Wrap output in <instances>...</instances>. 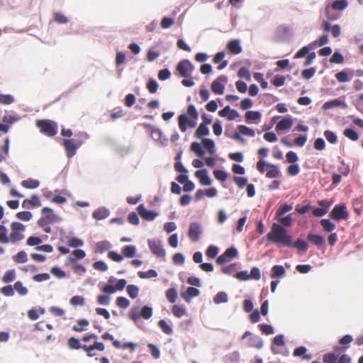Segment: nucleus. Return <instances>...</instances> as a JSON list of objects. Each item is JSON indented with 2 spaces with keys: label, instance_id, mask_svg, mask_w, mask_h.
I'll use <instances>...</instances> for the list:
<instances>
[{
  "label": "nucleus",
  "instance_id": "obj_43",
  "mask_svg": "<svg viewBox=\"0 0 363 363\" xmlns=\"http://www.w3.org/2000/svg\"><path fill=\"white\" fill-rule=\"evenodd\" d=\"M7 228L1 225H0V242L1 244H7L9 242V236H7Z\"/></svg>",
  "mask_w": 363,
  "mask_h": 363
},
{
  "label": "nucleus",
  "instance_id": "obj_38",
  "mask_svg": "<svg viewBox=\"0 0 363 363\" xmlns=\"http://www.w3.org/2000/svg\"><path fill=\"white\" fill-rule=\"evenodd\" d=\"M13 289L16 290L20 296H26L28 290L21 281H16L13 285Z\"/></svg>",
  "mask_w": 363,
  "mask_h": 363
},
{
  "label": "nucleus",
  "instance_id": "obj_14",
  "mask_svg": "<svg viewBox=\"0 0 363 363\" xmlns=\"http://www.w3.org/2000/svg\"><path fill=\"white\" fill-rule=\"evenodd\" d=\"M321 28L325 32H328L330 30L332 33V35L334 38L339 37L341 33V28L339 25L337 24V25H334V26H331L330 23L326 21H323V23L321 24Z\"/></svg>",
  "mask_w": 363,
  "mask_h": 363
},
{
  "label": "nucleus",
  "instance_id": "obj_2",
  "mask_svg": "<svg viewBox=\"0 0 363 363\" xmlns=\"http://www.w3.org/2000/svg\"><path fill=\"white\" fill-rule=\"evenodd\" d=\"M199 113L194 105L187 108V113L179 116V128L182 133H185L187 128H195L197 124Z\"/></svg>",
  "mask_w": 363,
  "mask_h": 363
},
{
  "label": "nucleus",
  "instance_id": "obj_54",
  "mask_svg": "<svg viewBox=\"0 0 363 363\" xmlns=\"http://www.w3.org/2000/svg\"><path fill=\"white\" fill-rule=\"evenodd\" d=\"M326 140L331 144H335L337 142L336 134L330 130H325L323 133Z\"/></svg>",
  "mask_w": 363,
  "mask_h": 363
},
{
  "label": "nucleus",
  "instance_id": "obj_59",
  "mask_svg": "<svg viewBox=\"0 0 363 363\" xmlns=\"http://www.w3.org/2000/svg\"><path fill=\"white\" fill-rule=\"evenodd\" d=\"M213 174L216 179L220 182H225L228 178V174L223 170H214Z\"/></svg>",
  "mask_w": 363,
  "mask_h": 363
},
{
  "label": "nucleus",
  "instance_id": "obj_32",
  "mask_svg": "<svg viewBox=\"0 0 363 363\" xmlns=\"http://www.w3.org/2000/svg\"><path fill=\"white\" fill-rule=\"evenodd\" d=\"M225 57V54L224 52H218L214 58H213V62L215 63H219L220 62H222V63L220 65V66L218 67V69H223L224 67H225L228 65V62L226 60H223V58Z\"/></svg>",
  "mask_w": 363,
  "mask_h": 363
},
{
  "label": "nucleus",
  "instance_id": "obj_33",
  "mask_svg": "<svg viewBox=\"0 0 363 363\" xmlns=\"http://www.w3.org/2000/svg\"><path fill=\"white\" fill-rule=\"evenodd\" d=\"M22 186L26 189H36L40 185V182L36 179H28L23 180L21 183Z\"/></svg>",
  "mask_w": 363,
  "mask_h": 363
},
{
  "label": "nucleus",
  "instance_id": "obj_20",
  "mask_svg": "<svg viewBox=\"0 0 363 363\" xmlns=\"http://www.w3.org/2000/svg\"><path fill=\"white\" fill-rule=\"evenodd\" d=\"M261 118V113L256 111H248L245 113V121L247 123L255 121L257 123Z\"/></svg>",
  "mask_w": 363,
  "mask_h": 363
},
{
  "label": "nucleus",
  "instance_id": "obj_29",
  "mask_svg": "<svg viewBox=\"0 0 363 363\" xmlns=\"http://www.w3.org/2000/svg\"><path fill=\"white\" fill-rule=\"evenodd\" d=\"M9 138H6L4 141V144L0 145L1 162L6 159V157L9 155Z\"/></svg>",
  "mask_w": 363,
  "mask_h": 363
},
{
  "label": "nucleus",
  "instance_id": "obj_46",
  "mask_svg": "<svg viewBox=\"0 0 363 363\" xmlns=\"http://www.w3.org/2000/svg\"><path fill=\"white\" fill-rule=\"evenodd\" d=\"M292 208H293L292 205H289L287 203L283 204V205L280 206L279 208L277 209V211L276 212V216H277V217L282 216L286 213L291 211Z\"/></svg>",
  "mask_w": 363,
  "mask_h": 363
},
{
  "label": "nucleus",
  "instance_id": "obj_39",
  "mask_svg": "<svg viewBox=\"0 0 363 363\" xmlns=\"http://www.w3.org/2000/svg\"><path fill=\"white\" fill-rule=\"evenodd\" d=\"M160 329L167 335H172L173 330L172 327L164 320H160L158 323Z\"/></svg>",
  "mask_w": 363,
  "mask_h": 363
},
{
  "label": "nucleus",
  "instance_id": "obj_47",
  "mask_svg": "<svg viewBox=\"0 0 363 363\" xmlns=\"http://www.w3.org/2000/svg\"><path fill=\"white\" fill-rule=\"evenodd\" d=\"M138 276L141 279H150L157 277V272L154 269H149L146 272H139Z\"/></svg>",
  "mask_w": 363,
  "mask_h": 363
},
{
  "label": "nucleus",
  "instance_id": "obj_44",
  "mask_svg": "<svg viewBox=\"0 0 363 363\" xmlns=\"http://www.w3.org/2000/svg\"><path fill=\"white\" fill-rule=\"evenodd\" d=\"M320 225L327 232H332L335 228V225L328 219H322Z\"/></svg>",
  "mask_w": 363,
  "mask_h": 363
},
{
  "label": "nucleus",
  "instance_id": "obj_8",
  "mask_svg": "<svg viewBox=\"0 0 363 363\" xmlns=\"http://www.w3.org/2000/svg\"><path fill=\"white\" fill-rule=\"evenodd\" d=\"M238 132H235L233 135V139L239 141L241 143H245L246 140L242 137V135L255 137V130L246 125H240L238 126Z\"/></svg>",
  "mask_w": 363,
  "mask_h": 363
},
{
  "label": "nucleus",
  "instance_id": "obj_11",
  "mask_svg": "<svg viewBox=\"0 0 363 363\" xmlns=\"http://www.w3.org/2000/svg\"><path fill=\"white\" fill-rule=\"evenodd\" d=\"M148 245L152 254L159 257H164L165 251L162 247V242L160 240H149Z\"/></svg>",
  "mask_w": 363,
  "mask_h": 363
},
{
  "label": "nucleus",
  "instance_id": "obj_57",
  "mask_svg": "<svg viewBox=\"0 0 363 363\" xmlns=\"http://www.w3.org/2000/svg\"><path fill=\"white\" fill-rule=\"evenodd\" d=\"M69 303L73 306H83L84 305L85 300L81 296H74L70 299Z\"/></svg>",
  "mask_w": 363,
  "mask_h": 363
},
{
  "label": "nucleus",
  "instance_id": "obj_4",
  "mask_svg": "<svg viewBox=\"0 0 363 363\" xmlns=\"http://www.w3.org/2000/svg\"><path fill=\"white\" fill-rule=\"evenodd\" d=\"M36 125L40 132L48 137H53L57 133L58 125L55 121L48 119L38 120Z\"/></svg>",
  "mask_w": 363,
  "mask_h": 363
},
{
  "label": "nucleus",
  "instance_id": "obj_45",
  "mask_svg": "<svg viewBox=\"0 0 363 363\" xmlns=\"http://www.w3.org/2000/svg\"><path fill=\"white\" fill-rule=\"evenodd\" d=\"M294 247L298 249V250H303V251H306L308 247V243L301 239V238H298L294 243H292V245Z\"/></svg>",
  "mask_w": 363,
  "mask_h": 363
},
{
  "label": "nucleus",
  "instance_id": "obj_60",
  "mask_svg": "<svg viewBox=\"0 0 363 363\" xmlns=\"http://www.w3.org/2000/svg\"><path fill=\"white\" fill-rule=\"evenodd\" d=\"M140 313L142 318L147 320L152 315V308L150 306H145L143 307Z\"/></svg>",
  "mask_w": 363,
  "mask_h": 363
},
{
  "label": "nucleus",
  "instance_id": "obj_23",
  "mask_svg": "<svg viewBox=\"0 0 363 363\" xmlns=\"http://www.w3.org/2000/svg\"><path fill=\"white\" fill-rule=\"evenodd\" d=\"M347 0H335L331 4H328L332 9L337 11H342L348 6Z\"/></svg>",
  "mask_w": 363,
  "mask_h": 363
},
{
  "label": "nucleus",
  "instance_id": "obj_26",
  "mask_svg": "<svg viewBox=\"0 0 363 363\" xmlns=\"http://www.w3.org/2000/svg\"><path fill=\"white\" fill-rule=\"evenodd\" d=\"M109 215V211L105 208H99L93 213V217L97 220H102L107 218Z\"/></svg>",
  "mask_w": 363,
  "mask_h": 363
},
{
  "label": "nucleus",
  "instance_id": "obj_62",
  "mask_svg": "<svg viewBox=\"0 0 363 363\" xmlns=\"http://www.w3.org/2000/svg\"><path fill=\"white\" fill-rule=\"evenodd\" d=\"M218 252V248L216 246L211 245L208 247L206 255L209 258H215Z\"/></svg>",
  "mask_w": 363,
  "mask_h": 363
},
{
  "label": "nucleus",
  "instance_id": "obj_19",
  "mask_svg": "<svg viewBox=\"0 0 363 363\" xmlns=\"http://www.w3.org/2000/svg\"><path fill=\"white\" fill-rule=\"evenodd\" d=\"M227 48L234 55L240 54L242 50L239 40H232L229 41L227 45Z\"/></svg>",
  "mask_w": 363,
  "mask_h": 363
},
{
  "label": "nucleus",
  "instance_id": "obj_16",
  "mask_svg": "<svg viewBox=\"0 0 363 363\" xmlns=\"http://www.w3.org/2000/svg\"><path fill=\"white\" fill-rule=\"evenodd\" d=\"M220 117H226L228 120L233 121L239 117L238 112L235 109H231L229 106H225L218 112Z\"/></svg>",
  "mask_w": 363,
  "mask_h": 363
},
{
  "label": "nucleus",
  "instance_id": "obj_9",
  "mask_svg": "<svg viewBox=\"0 0 363 363\" xmlns=\"http://www.w3.org/2000/svg\"><path fill=\"white\" fill-rule=\"evenodd\" d=\"M330 217L336 220H346L348 216V212L344 204L336 205L330 214Z\"/></svg>",
  "mask_w": 363,
  "mask_h": 363
},
{
  "label": "nucleus",
  "instance_id": "obj_6",
  "mask_svg": "<svg viewBox=\"0 0 363 363\" xmlns=\"http://www.w3.org/2000/svg\"><path fill=\"white\" fill-rule=\"evenodd\" d=\"M11 233L9 235V242L16 243L24 238L23 232L26 226L18 222H13L11 225Z\"/></svg>",
  "mask_w": 363,
  "mask_h": 363
},
{
  "label": "nucleus",
  "instance_id": "obj_48",
  "mask_svg": "<svg viewBox=\"0 0 363 363\" xmlns=\"http://www.w3.org/2000/svg\"><path fill=\"white\" fill-rule=\"evenodd\" d=\"M16 279V272L14 269H10L6 272L4 274L2 281L4 283H9L14 281Z\"/></svg>",
  "mask_w": 363,
  "mask_h": 363
},
{
  "label": "nucleus",
  "instance_id": "obj_3",
  "mask_svg": "<svg viewBox=\"0 0 363 363\" xmlns=\"http://www.w3.org/2000/svg\"><path fill=\"white\" fill-rule=\"evenodd\" d=\"M85 138V135L79 134L76 135L74 138L63 140L62 145L68 157H72L76 154L77 150L83 144Z\"/></svg>",
  "mask_w": 363,
  "mask_h": 363
},
{
  "label": "nucleus",
  "instance_id": "obj_30",
  "mask_svg": "<svg viewBox=\"0 0 363 363\" xmlns=\"http://www.w3.org/2000/svg\"><path fill=\"white\" fill-rule=\"evenodd\" d=\"M285 274V269L283 266L281 265H274L272 268L271 277L274 279L277 277H280Z\"/></svg>",
  "mask_w": 363,
  "mask_h": 363
},
{
  "label": "nucleus",
  "instance_id": "obj_40",
  "mask_svg": "<svg viewBox=\"0 0 363 363\" xmlns=\"http://www.w3.org/2000/svg\"><path fill=\"white\" fill-rule=\"evenodd\" d=\"M67 344L69 347L72 350L82 349V347L84 345L80 343L78 339L73 337L68 339Z\"/></svg>",
  "mask_w": 363,
  "mask_h": 363
},
{
  "label": "nucleus",
  "instance_id": "obj_13",
  "mask_svg": "<svg viewBox=\"0 0 363 363\" xmlns=\"http://www.w3.org/2000/svg\"><path fill=\"white\" fill-rule=\"evenodd\" d=\"M201 233V226L199 223H192L190 224L188 235L191 241L197 242Z\"/></svg>",
  "mask_w": 363,
  "mask_h": 363
},
{
  "label": "nucleus",
  "instance_id": "obj_18",
  "mask_svg": "<svg viewBox=\"0 0 363 363\" xmlns=\"http://www.w3.org/2000/svg\"><path fill=\"white\" fill-rule=\"evenodd\" d=\"M196 177L199 179L200 183L202 185H210L211 180L208 175L206 169H200L196 172Z\"/></svg>",
  "mask_w": 363,
  "mask_h": 363
},
{
  "label": "nucleus",
  "instance_id": "obj_56",
  "mask_svg": "<svg viewBox=\"0 0 363 363\" xmlns=\"http://www.w3.org/2000/svg\"><path fill=\"white\" fill-rule=\"evenodd\" d=\"M129 317L133 320H134L135 322H136L137 320H138L140 318H141V313L139 311V308L138 307H133L130 311H129Z\"/></svg>",
  "mask_w": 363,
  "mask_h": 363
},
{
  "label": "nucleus",
  "instance_id": "obj_53",
  "mask_svg": "<svg viewBox=\"0 0 363 363\" xmlns=\"http://www.w3.org/2000/svg\"><path fill=\"white\" fill-rule=\"evenodd\" d=\"M14 102V98L11 94H0V104L9 105Z\"/></svg>",
  "mask_w": 363,
  "mask_h": 363
},
{
  "label": "nucleus",
  "instance_id": "obj_36",
  "mask_svg": "<svg viewBox=\"0 0 363 363\" xmlns=\"http://www.w3.org/2000/svg\"><path fill=\"white\" fill-rule=\"evenodd\" d=\"M126 291L131 298H135L138 296L139 288L135 285L129 284L126 287Z\"/></svg>",
  "mask_w": 363,
  "mask_h": 363
},
{
  "label": "nucleus",
  "instance_id": "obj_31",
  "mask_svg": "<svg viewBox=\"0 0 363 363\" xmlns=\"http://www.w3.org/2000/svg\"><path fill=\"white\" fill-rule=\"evenodd\" d=\"M136 252V248L133 245H125L122 249L123 256L126 257H133Z\"/></svg>",
  "mask_w": 363,
  "mask_h": 363
},
{
  "label": "nucleus",
  "instance_id": "obj_55",
  "mask_svg": "<svg viewBox=\"0 0 363 363\" xmlns=\"http://www.w3.org/2000/svg\"><path fill=\"white\" fill-rule=\"evenodd\" d=\"M203 147L208 150L211 154L215 152V144L211 139H203L202 141Z\"/></svg>",
  "mask_w": 363,
  "mask_h": 363
},
{
  "label": "nucleus",
  "instance_id": "obj_51",
  "mask_svg": "<svg viewBox=\"0 0 363 363\" xmlns=\"http://www.w3.org/2000/svg\"><path fill=\"white\" fill-rule=\"evenodd\" d=\"M166 297L167 300L173 303L176 301L177 298V292L174 288H170L166 291Z\"/></svg>",
  "mask_w": 363,
  "mask_h": 363
},
{
  "label": "nucleus",
  "instance_id": "obj_35",
  "mask_svg": "<svg viewBox=\"0 0 363 363\" xmlns=\"http://www.w3.org/2000/svg\"><path fill=\"white\" fill-rule=\"evenodd\" d=\"M335 78L339 82L344 83L350 81L352 77L350 76L346 71L343 70L337 72L335 74Z\"/></svg>",
  "mask_w": 363,
  "mask_h": 363
},
{
  "label": "nucleus",
  "instance_id": "obj_61",
  "mask_svg": "<svg viewBox=\"0 0 363 363\" xmlns=\"http://www.w3.org/2000/svg\"><path fill=\"white\" fill-rule=\"evenodd\" d=\"M111 301V297L108 295H99L97 296V303L103 306H108Z\"/></svg>",
  "mask_w": 363,
  "mask_h": 363
},
{
  "label": "nucleus",
  "instance_id": "obj_63",
  "mask_svg": "<svg viewBox=\"0 0 363 363\" xmlns=\"http://www.w3.org/2000/svg\"><path fill=\"white\" fill-rule=\"evenodd\" d=\"M53 16L55 21L59 24H65L68 22L67 18L60 13H55Z\"/></svg>",
  "mask_w": 363,
  "mask_h": 363
},
{
  "label": "nucleus",
  "instance_id": "obj_12",
  "mask_svg": "<svg viewBox=\"0 0 363 363\" xmlns=\"http://www.w3.org/2000/svg\"><path fill=\"white\" fill-rule=\"evenodd\" d=\"M82 350L86 353L88 357H94L96 355L95 350H99L100 352H103L105 350V345L101 342L94 341L93 345H84L82 347Z\"/></svg>",
  "mask_w": 363,
  "mask_h": 363
},
{
  "label": "nucleus",
  "instance_id": "obj_1",
  "mask_svg": "<svg viewBox=\"0 0 363 363\" xmlns=\"http://www.w3.org/2000/svg\"><path fill=\"white\" fill-rule=\"evenodd\" d=\"M267 238L275 244L286 247L292 245L291 236L287 233V230L281 225L277 223H273L271 231L267 235Z\"/></svg>",
  "mask_w": 363,
  "mask_h": 363
},
{
  "label": "nucleus",
  "instance_id": "obj_7",
  "mask_svg": "<svg viewBox=\"0 0 363 363\" xmlns=\"http://www.w3.org/2000/svg\"><path fill=\"white\" fill-rule=\"evenodd\" d=\"M194 69V66L189 60H182L177 65V73L183 78H189Z\"/></svg>",
  "mask_w": 363,
  "mask_h": 363
},
{
  "label": "nucleus",
  "instance_id": "obj_24",
  "mask_svg": "<svg viewBox=\"0 0 363 363\" xmlns=\"http://www.w3.org/2000/svg\"><path fill=\"white\" fill-rule=\"evenodd\" d=\"M307 240L318 247L322 246L325 242L323 237L319 235H315L312 233H309L308 235Z\"/></svg>",
  "mask_w": 363,
  "mask_h": 363
},
{
  "label": "nucleus",
  "instance_id": "obj_27",
  "mask_svg": "<svg viewBox=\"0 0 363 363\" xmlns=\"http://www.w3.org/2000/svg\"><path fill=\"white\" fill-rule=\"evenodd\" d=\"M89 323L86 319H79L77 320V324L72 327V330L75 332H82L86 330Z\"/></svg>",
  "mask_w": 363,
  "mask_h": 363
},
{
  "label": "nucleus",
  "instance_id": "obj_17",
  "mask_svg": "<svg viewBox=\"0 0 363 363\" xmlns=\"http://www.w3.org/2000/svg\"><path fill=\"white\" fill-rule=\"evenodd\" d=\"M292 125L293 120L290 117L284 118L277 123L275 129L277 131H283L290 129Z\"/></svg>",
  "mask_w": 363,
  "mask_h": 363
},
{
  "label": "nucleus",
  "instance_id": "obj_34",
  "mask_svg": "<svg viewBox=\"0 0 363 363\" xmlns=\"http://www.w3.org/2000/svg\"><path fill=\"white\" fill-rule=\"evenodd\" d=\"M13 259L17 264L26 263L28 261V256L26 252L20 251L13 257Z\"/></svg>",
  "mask_w": 363,
  "mask_h": 363
},
{
  "label": "nucleus",
  "instance_id": "obj_21",
  "mask_svg": "<svg viewBox=\"0 0 363 363\" xmlns=\"http://www.w3.org/2000/svg\"><path fill=\"white\" fill-rule=\"evenodd\" d=\"M280 172L277 165L273 164H268L266 172V177L267 178H276L279 176Z\"/></svg>",
  "mask_w": 363,
  "mask_h": 363
},
{
  "label": "nucleus",
  "instance_id": "obj_52",
  "mask_svg": "<svg viewBox=\"0 0 363 363\" xmlns=\"http://www.w3.org/2000/svg\"><path fill=\"white\" fill-rule=\"evenodd\" d=\"M277 220L284 226L285 227H289L291 225L292 223V218L291 215H287L286 216H279L277 217Z\"/></svg>",
  "mask_w": 363,
  "mask_h": 363
},
{
  "label": "nucleus",
  "instance_id": "obj_58",
  "mask_svg": "<svg viewBox=\"0 0 363 363\" xmlns=\"http://www.w3.org/2000/svg\"><path fill=\"white\" fill-rule=\"evenodd\" d=\"M116 305L119 308L125 309L130 306V301L123 296H119L116 298Z\"/></svg>",
  "mask_w": 363,
  "mask_h": 363
},
{
  "label": "nucleus",
  "instance_id": "obj_25",
  "mask_svg": "<svg viewBox=\"0 0 363 363\" xmlns=\"http://www.w3.org/2000/svg\"><path fill=\"white\" fill-rule=\"evenodd\" d=\"M199 294V289L194 287H189L186 289V293L182 294V296L186 301L189 302L191 298L198 296Z\"/></svg>",
  "mask_w": 363,
  "mask_h": 363
},
{
  "label": "nucleus",
  "instance_id": "obj_50",
  "mask_svg": "<svg viewBox=\"0 0 363 363\" xmlns=\"http://www.w3.org/2000/svg\"><path fill=\"white\" fill-rule=\"evenodd\" d=\"M345 137L350 138L352 141H357L359 138L358 133L352 128H347L344 130Z\"/></svg>",
  "mask_w": 363,
  "mask_h": 363
},
{
  "label": "nucleus",
  "instance_id": "obj_49",
  "mask_svg": "<svg viewBox=\"0 0 363 363\" xmlns=\"http://www.w3.org/2000/svg\"><path fill=\"white\" fill-rule=\"evenodd\" d=\"M172 313L177 318H181L186 314V309L182 306L174 305L172 308Z\"/></svg>",
  "mask_w": 363,
  "mask_h": 363
},
{
  "label": "nucleus",
  "instance_id": "obj_28",
  "mask_svg": "<svg viewBox=\"0 0 363 363\" xmlns=\"http://www.w3.org/2000/svg\"><path fill=\"white\" fill-rule=\"evenodd\" d=\"M325 14L326 17L331 21H335L340 17V13H337L335 10L332 9L328 4L325 6Z\"/></svg>",
  "mask_w": 363,
  "mask_h": 363
},
{
  "label": "nucleus",
  "instance_id": "obj_37",
  "mask_svg": "<svg viewBox=\"0 0 363 363\" xmlns=\"http://www.w3.org/2000/svg\"><path fill=\"white\" fill-rule=\"evenodd\" d=\"M209 130L207 125L206 124L201 123L199 126L198 127L197 130H196V136L199 138L206 136L208 135Z\"/></svg>",
  "mask_w": 363,
  "mask_h": 363
},
{
  "label": "nucleus",
  "instance_id": "obj_64",
  "mask_svg": "<svg viewBox=\"0 0 363 363\" xmlns=\"http://www.w3.org/2000/svg\"><path fill=\"white\" fill-rule=\"evenodd\" d=\"M324 363H336L337 357L333 353H327L323 356Z\"/></svg>",
  "mask_w": 363,
  "mask_h": 363
},
{
  "label": "nucleus",
  "instance_id": "obj_5",
  "mask_svg": "<svg viewBox=\"0 0 363 363\" xmlns=\"http://www.w3.org/2000/svg\"><path fill=\"white\" fill-rule=\"evenodd\" d=\"M41 213L43 216L38 221V225H45L46 223L53 224L61 220L60 218L48 207L43 208Z\"/></svg>",
  "mask_w": 363,
  "mask_h": 363
},
{
  "label": "nucleus",
  "instance_id": "obj_15",
  "mask_svg": "<svg viewBox=\"0 0 363 363\" xmlns=\"http://www.w3.org/2000/svg\"><path fill=\"white\" fill-rule=\"evenodd\" d=\"M137 209L139 215L147 220H152L157 216L155 212L147 210L143 204L139 205Z\"/></svg>",
  "mask_w": 363,
  "mask_h": 363
},
{
  "label": "nucleus",
  "instance_id": "obj_42",
  "mask_svg": "<svg viewBox=\"0 0 363 363\" xmlns=\"http://www.w3.org/2000/svg\"><path fill=\"white\" fill-rule=\"evenodd\" d=\"M213 301L216 304L226 303L228 301V295L225 292L220 291L214 297Z\"/></svg>",
  "mask_w": 363,
  "mask_h": 363
},
{
  "label": "nucleus",
  "instance_id": "obj_41",
  "mask_svg": "<svg viewBox=\"0 0 363 363\" xmlns=\"http://www.w3.org/2000/svg\"><path fill=\"white\" fill-rule=\"evenodd\" d=\"M74 257H69V260L71 263H75L77 259H83L86 256V253L82 250H75L72 252Z\"/></svg>",
  "mask_w": 363,
  "mask_h": 363
},
{
  "label": "nucleus",
  "instance_id": "obj_22",
  "mask_svg": "<svg viewBox=\"0 0 363 363\" xmlns=\"http://www.w3.org/2000/svg\"><path fill=\"white\" fill-rule=\"evenodd\" d=\"M113 345L117 349H128V348L130 350L131 352H133L135 350L136 346H137V345L133 342H125V343L122 344L120 341H118L117 340H113Z\"/></svg>",
  "mask_w": 363,
  "mask_h": 363
},
{
  "label": "nucleus",
  "instance_id": "obj_10",
  "mask_svg": "<svg viewBox=\"0 0 363 363\" xmlns=\"http://www.w3.org/2000/svg\"><path fill=\"white\" fill-rule=\"evenodd\" d=\"M228 77L220 75L216 78L211 84L212 91L216 94H223L225 89V85L227 83Z\"/></svg>",
  "mask_w": 363,
  "mask_h": 363
}]
</instances>
